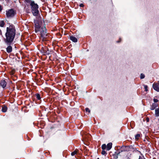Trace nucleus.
Masks as SVG:
<instances>
[{
    "instance_id": "obj_13",
    "label": "nucleus",
    "mask_w": 159,
    "mask_h": 159,
    "mask_svg": "<svg viewBox=\"0 0 159 159\" xmlns=\"http://www.w3.org/2000/svg\"><path fill=\"white\" fill-rule=\"evenodd\" d=\"M120 153L119 151L118 152H115L113 154V156L115 159H117L118 158V155Z\"/></svg>"
},
{
    "instance_id": "obj_18",
    "label": "nucleus",
    "mask_w": 159,
    "mask_h": 159,
    "mask_svg": "<svg viewBox=\"0 0 159 159\" xmlns=\"http://www.w3.org/2000/svg\"><path fill=\"white\" fill-rule=\"evenodd\" d=\"M35 97L36 98V99L38 100H40L41 99L40 94L39 93H36L35 95Z\"/></svg>"
},
{
    "instance_id": "obj_29",
    "label": "nucleus",
    "mask_w": 159,
    "mask_h": 159,
    "mask_svg": "<svg viewBox=\"0 0 159 159\" xmlns=\"http://www.w3.org/2000/svg\"><path fill=\"white\" fill-rule=\"evenodd\" d=\"M153 101L154 102V103H156L158 101V99H155V98H154L153 99Z\"/></svg>"
},
{
    "instance_id": "obj_34",
    "label": "nucleus",
    "mask_w": 159,
    "mask_h": 159,
    "mask_svg": "<svg viewBox=\"0 0 159 159\" xmlns=\"http://www.w3.org/2000/svg\"><path fill=\"white\" fill-rule=\"evenodd\" d=\"M121 41V39L120 38L119 40V41H117V43H119V42H120Z\"/></svg>"
},
{
    "instance_id": "obj_16",
    "label": "nucleus",
    "mask_w": 159,
    "mask_h": 159,
    "mask_svg": "<svg viewBox=\"0 0 159 159\" xmlns=\"http://www.w3.org/2000/svg\"><path fill=\"white\" fill-rule=\"evenodd\" d=\"M7 106L4 105L2 106V111L3 112H5L7 111Z\"/></svg>"
},
{
    "instance_id": "obj_10",
    "label": "nucleus",
    "mask_w": 159,
    "mask_h": 159,
    "mask_svg": "<svg viewBox=\"0 0 159 159\" xmlns=\"http://www.w3.org/2000/svg\"><path fill=\"white\" fill-rule=\"evenodd\" d=\"M8 46L6 48V51L8 53H11L12 51V48L11 44H7Z\"/></svg>"
},
{
    "instance_id": "obj_19",
    "label": "nucleus",
    "mask_w": 159,
    "mask_h": 159,
    "mask_svg": "<svg viewBox=\"0 0 159 159\" xmlns=\"http://www.w3.org/2000/svg\"><path fill=\"white\" fill-rule=\"evenodd\" d=\"M140 134H137L135 135V139L136 140H138L139 138L140 137Z\"/></svg>"
},
{
    "instance_id": "obj_3",
    "label": "nucleus",
    "mask_w": 159,
    "mask_h": 159,
    "mask_svg": "<svg viewBox=\"0 0 159 159\" xmlns=\"http://www.w3.org/2000/svg\"><path fill=\"white\" fill-rule=\"evenodd\" d=\"M41 17H39L34 20V31L36 33H37L40 30L41 25L42 24V22L41 19Z\"/></svg>"
},
{
    "instance_id": "obj_7",
    "label": "nucleus",
    "mask_w": 159,
    "mask_h": 159,
    "mask_svg": "<svg viewBox=\"0 0 159 159\" xmlns=\"http://www.w3.org/2000/svg\"><path fill=\"white\" fill-rule=\"evenodd\" d=\"M130 145L127 146H122L120 147L119 151L120 153L123 152H128L130 151Z\"/></svg>"
},
{
    "instance_id": "obj_20",
    "label": "nucleus",
    "mask_w": 159,
    "mask_h": 159,
    "mask_svg": "<svg viewBox=\"0 0 159 159\" xmlns=\"http://www.w3.org/2000/svg\"><path fill=\"white\" fill-rule=\"evenodd\" d=\"M5 23L3 20H1L0 21V26L1 27H3L5 25Z\"/></svg>"
},
{
    "instance_id": "obj_26",
    "label": "nucleus",
    "mask_w": 159,
    "mask_h": 159,
    "mask_svg": "<svg viewBox=\"0 0 159 159\" xmlns=\"http://www.w3.org/2000/svg\"><path fill=\"white\" fill-rule=\"evenodd\" d=\"M144 88L145 89V91H148V86L147 85H144Z\"/></svg>"
},
{
    "instance_id": "obj_12",
    "label": "nucleus",
    "mask_w": 159,
    "mask_h": 159,
    "mask_svg": "<svg viewBox=\"0 0 159 159\" xmlns=\"http://www.w3.org/2000/svg\"><path fill=\"white\" fill-rule=\"evenodd\" d=\"M158 106V104L157 103H153L152 104L150 108L151 110H154Z\"/></svg>"
},
{
    "instance_id": "obj_1",
    "label": "nucleus",
    "mask_w": 159,
    "mask_h": 159,
    "mask_svg": "<svg viewBox=\"0 0 159 159\" xmlns=\"http://www.w3.org/2000/svg\"><path fill=\"white\" fill-rule=\"evenodd\" d=\"M16 34V30L12 24L7 27L3 41L6 44H11L14 41Z\"/></svg>"
},
{
    "instance_id": "obj_15",
    "label": "nucleus",
    "mask_w": 159,
    "mask_h": 159,
    "mask_svg": "<svg viewBox=\"0 0 159 159\" xmlns=\"http://www.w3.org/2000/svg\"><path fill=\"white\" fill-rule=\"evenodd\" d=\"M112 143H108L107 146V150L109 151L111 149L112 146Z\"/></svg>"
},
{
    "instance_id": "obj_14",
    "label": "nucleus",
    "mask_w": 159,
    "mask_h": 159,
    "mask_svg": "<svg viewBox=\"0 0 159 159\" xmlns=\"http://www.w3.org/2000/svg\"><path fill=\"white\" fill-rule=\"evenodd\" d=\"M70 39L74 42H77L78 41L77 39L72 35L70 36Z\"/></svg>"
},
{
    "instance_id": "obj_22",
    "label": "nucleus",
    "mask_w": 159,
    "mask_h": 159,
    "mask_svg": "<svg viewBox=\"0 0 159 159\" xmlns=\"http://www.w3.org/2000/svg\"><path fill=\"white\" fill-rule=\"evenodd\" d=\"M101 154L102 155H107V153L105 151V150H102L101 152Z\"/></svg>"
},
{
    "instance_id": "obj_24",
    "label": "nucleus",
    "mask_w": 159,
    "mask_h": 159,
    "mask_svg": "<svg viewBox=\"0 0 159 159\" xmlns=\"http://www.w3.org/2000/svg\"><path fill=\"white\" fill-rule=\"evenodd\" d=\"M77 153V151L76 150H75L74 152L71 153V155L72 156H73L75 155V154H76Z\"/></svg>"
},
{
    "instance_id": "obj_5",
    "label": "nucleus",
    "mask_w": 159,
    "mask_h": 159,
    "mask_svg": "<svg viewBox=\"0 0 159 159\" xmlns=\"http://www.w3.org/2000/svg\"><path fill=\"white\" fill-rule=\"evenodd\" d=\"M40 52L44 55H48L51 52V51L46 46L42 47L40 50Z\"/></svg>"
},
{
    "instance_id": "obj_4",
    "label": "nucleus",
    "mask_w": 159,
    "mask_h": 159,
    "mask_svg": "<svg viewBox=\"0 0 159 159\" xmlns=\"http://www.w3.org/2000/svg\"><path fill=\"white\" fill-rule=\"evenodd\" d=\"M41 37L44 40H46L47 37L48 36V34H47V29L45 26H43L40 29Z\"/></svg>"
},
{
    "instance_id": "obj_36",
    "label": "nucleus",
    "mask_w": 159,
    "mask_h": 159,
    "mask_svg": "<svg viewBox=\"0 0 159 159\" xmlns=\"http://www.w3.org/2000/svg\"><path fill=\"white\" fill-rule=\"evenodd\" d=\"M42 1V2H44V0H41Z\"/></svg>"
},
{
    "instance_id": "obj_8",
    "label": "nucleus",
    "mask_w": 159,
    "mask_h": 159,
    "mask_svg": "<svg viewBox=\"0 0 159 159\" xmlns=\"http://www.w3.org/2000/svg\"><path fill=\"white\" fill-rule=\"evenodd\" d=\"M7 82L5 79H2L0 81V86L3 89H6L7 88Z\"/></svg>"
},
{
    "instance_id": "obj_28",
    "label": "nucleus",
    "mask_w": 159,
    "mask_h": 159,
    "mask_svg": "<svg viewBox=\"0 0 159 159\" xmlns=\"http://www.w3.org/2000/svg\"><path fill=\"white\" fill-rule=\"evenodd\" d=\"M138 159H145V158L144 157V156H139V158Z\"/></svg>"
},
{
    "instance_id": "obj_35",
    "label": "nucleus",
    "mask_w": 159,
    "mask_h": 159,
    "mask_svg": "<svg viewBox=\"0 0 159 159\" xmlns=\"http://www.w3.org/2000/svg\"><path fill=\"white\" fill-rule=\"evenodd\" d=\"M2 34V32L1 30L0 29V35Z\"/></svg>"
},
{
    "instance_id": "obj_33",
    "label": "nucleus",
    "mask_w": 159,
    "mask_h": 159,
    "mask_svg": "<svg viewBox=\"0 0 159 159\" xmlns=\"http://www.w3.org/2000/svg\"><path fill=\"white\" fill-rule=\"evenodd\" d=\"M2 6L1 5H0V11H1L2 10Z\"/></svg>"
},
{
    "instance_id": "obj_21",
    "label": "nucleus",
    "mask_w": 159,
    "mask_h": 159,
    "mask_svg": "<svg viewBox=\"0 0 159 159\" xmlns=\"http://www.w3.org/2000/svg\"><path fill=\"white\" fill-rule=\"evenodd\" d=\"M101 147H102V150H105V149L107 150V146L105 144H103L102 145Z\"/></svg>"
},
{
    "instance_id": "obj_25",
    "label": "nucleus",
    "mask_w": 159,
    "mask_h": 159,
    "mask_svg": "<svg viewBox=\"0 0 159 159\" xmlns=\"http://www.w3.org/2000/svg\"><path fill=\"white\" fill-rule=\"evenodd\" d=\"M145 75L144 74L141 73L140 74V78L141 79H143L145 77Z\"/></svg>"
},
{
    "instance_id": "obj_37",
    "label": "nucleus",
    "mask_w": 159,
    "mask_h": 159,
    "mask_svg": "<svg viewBox=\"0 0 159 159\" xmlns=\"http://www.w3.org/2000/svg\"><path fill=\"white\" fill-rule=\"evenodd\" d=\"M97 159H99V158H97Z\"/></svg>"
},
{
    "instance_id": "obj_23",
    "label": "nucleus",
    "mask_w": 159,
    "mask_h": 159,
    "mask_svg": "<svg viewBox=\"0 0 159 159\" xmlns=\"http://www.w3.org/2000/svg\"><path fill=\"white\" fill-rule=\"evenodd\" d=\"M25 11L27 13H30V10L28 8H26L25 9Z\"/></svg>"
},
{
    "instance_id": "obj_38",
    "label": "nucleus",
    "mask_w": 159,
    "mask_h": 159,
    "mask_svg": "<svg viewBox=\"0 0 159 159\" xmlns=\"http://www.w3.org/2000/svg\"><path fill=\"white\" fill-rule=\"evenodd\" d=\"M10 0H7V1H9Z\"/></svg>"
},
{
    "instance_id": "obj_31",
    "label": "nucleus",
    "mask_w": 159,
    "mask_h": 159,
    "mask_svg": "<svg viewBox=\"0 0 159 159\" xmlns=\"http://www.w3.org/2000/svg\"><path fill=\"white\" fill-rule=\"evenodd\" d=\"M126 159H131V157L130 156H127Z\"/></svg>"
},
{
    "instance_id": "obj_27",
    "label": "nucleus",
    "mask_w": 159,
    "mask_h": 159,
    "mask_svg": "<svg viewBox=\"0 0 159 159\" xmlns=\"http://www.w3.org/2000/svg\"><path fill=\"white\" fill-rule=\"evenodd\" d=\"M85 111H86V112H88L89 113H90V110L87 107V108H86L85 109Z\"/></svg>"
},
{
    "instance_id": "obj_6",
    "label": "nucleus",
    "mask_w": 159,
    "mask_h": 159,
    "mask_svg": "<svg viewBox=\"0 0 159 159\" xmlns=\"http://www.w3.org/2000/svg\"><path fill=\"white\" fill-rule=\"evenodd\" d=\"M6 12V15L7 18L13 17L16 13L13 9H11Z\"/></svg>"
},
{
    "instance_id": "obj_17",
    "label": "nucleus",
    "mask_w": 159,
    "mask_h": 159,
    "mask_svg": "<svg viewBox=\"0 0 159 159\" xmlns=\"http://www.w3.org/2000/svg\"><path fill=\"white\" fill-rule=\"evenodd\" d=\"M155 116L156 117L159 116V107L156 109L155 110Z\"/></svg>"
},
{
    "instance_id": "obj_9",
    "label": "nucleus",
    "mask_w": 159,
    "mask_h": 159,
    "mask_svg": "<svg viewBox=\"0 0 159 159\" xmlns=\"http://www.w3.org/2000/svg\"><path fill=\"white\" fill-rule=\"evenodd\" d=\"M130 151H131V149H133V150L132 151V152H137L140 153L142 155L141 152L139 150V149L138 148H136L135 147L134 145H130Z\"/></svg>"
},
{
    "instance_id": "obj_11",
    "label": "nucleus",
    "mask_w": 159,
    "mask_h": 159,
    "mask_svg": "<svg viewBox=\"0 0 159 159\" xmlns=\"http://www.w3.org/2000/svg\"><path fill=\"white\" fill-rule=\"evenodd\" d=\"M153 89L157 92H159V86L157 83H154L152 85Z\"/></svg>"
},
{
    "instance_id": "obj_2",
    "label": "nucleus",
    "mask_w": 159,
    "mask_h": 159,
    "mask_svg": "<svg viewBox=\"0 0 159 159\" xmlns=\"http://www.w3.org/2000/svg\"><path fill=\"white\" fill-rule=\"evenodd\" d=\"M31 6V11L33 15L36 16L40 17V13L39 10V7L34 1H31L30 3Z\"/></svg>"
},
{
    "instance_id": "obj_32",
    "label": "nucleus",
    "mask_w": 159,
    "mask_h": 159,
    "mask_svg": "<svg viewBox=\"0 0 159 159\" xmlns=\"http://www.w3.org/2000/svg\"><path fill=\"white\" fill-rule=\"evenodd\" d=\"M79 6L80 7H83L84 6L83 4L81 3L79 5Z\"/></svg>"
},
{
    "instance_id": "obj_30",
    "label": "nucleus",
    "mask_w": 159,
    "mask_h": 159,
    "mask_svg": "<svg viewBox=\"0 0 159 159\" xmlns=\"http://www.w3.org/2000/svg\"><path fill=\"white\" fill-rule=\"evenodd\" d=\"M146 122H149V118L147 117V118H146Z\"/></svg>"
}]
</instances>
